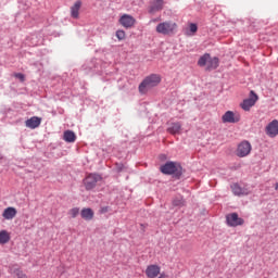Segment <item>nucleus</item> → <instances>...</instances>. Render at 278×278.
I'll return each mask as SVG.
<instances>
[{"label": "nucleus", "mask_w": 278, "mask_h": 278, "mask_svg": "<svg viewBox=\"0 0 278 278\" xmlns=\"http://www.w3.org/2000/svg\"><path fill=\"white\" fill-rule=\"evenodd\" d=\"M240 121H241L240 113H235L233 111H227L222 116V122L223 123L236 124V123H240Z\"/></svg>", "instance_id": "0eeeda50"}, {"label": "nucleus", "mask_w": 278, "mask_h": 278, "mask_svg": "<svg viewBox=\"0 0 278 278\" xmlns=\"http://www.w3.org/2000/svg\"><path fill=\"white\" fill-rule=\"evenodd\" d=\"M98 181H101V176L100 175H98V174L88 175L84 180L86 190L94 189Z\"/></svg>", "instance_id": "423d86ee"}, {"label": "nucleus", "mask_w": 278, "mask_h": 278, "mask_svg": "<svg viewBox=\"0 0 278 278\" xmlns=\"http://www.w3.org/2000/svg\"><path fill=\"white\" fill-rule=\"evenodd\" d=\"M162 81V76L157 74H151L150 76L146 77L142 83L139 85V92L144 94L149 88H155Z\"/></svg>", "instance_id": "f257e3e1"}, {"label": "nucleus", "mask_w": 278, "mask_h": 278, "mask_svg": "<svg viewBox=\"0 0 278 278\" xmlns=\"http://www.w3.org/2000/svg\"><path fill=\"white\" fill-rule=\"evenodd\" d=\"M164 8V0H155L154 4L151 7L150 12H160Z\"/></svg>", "instance_id": "412c9836"}, {"label": "nucleus", "mask_w": 278, "mask_h": 278, "mask_svg": "<svg viewBox=\"0 0 278 278\" xmlns=\"http://www.w3.org/2000/svg\"><path fill=\"white\" fill-rule=\"evenodd\" d=\"M265 131L269 138H277L278 136V121H271L266 127Z\"/></svg>", "instance_id": "9b49d317"}, {"label": "nucleus", "mask_w": 278, "mask_h": 278, "mask_svg": "<svg viewBox=\"0 0 278 278\" xmlns=\"http://www.w3.org/2000/svg\"><path fill=\"white\" fill-rule=\"evenodd\" d=\"M160 266L159 265H149L146 269V275L148 278H155L160 275Z\"/></svg>", "instance_id": "2eb2a0df"}, {"label": "nucleus", "mask_w": 278, "mask_h": 278, "mask_svg": "<svg viewBox=\"0 0 278 278\" xmlns=\"http://www.w3.org/2000/svg\"><path fill=\"white\" fill-rule=\"evenodd\" d=\"M231 191L235 194V197H247L251 194V190L247 187H241L238 184L231 185Z\"/></svg>", "instance_id": "f8f14e48"}, {"label": "nucleus", "mask_w": 278, "mask_h": 278, "mask_svg": "<svg viewBox=\"0 0 278 278\" xmlns=\"http://www.w3.org/2000/svg\"><path fill=\"white\" fill-rule=\"evenodd\" d=\"M119 24L122 27H125L126 29H131L136 25V18L129 14H123L119 17Z\"/></svg>", "instance_id": "9d476101"}, {"label": "nucleus", "mask_w": 278, "mask_h": 278, "mask_svg": "<svg viewBox=\"0 0 278 278\" xmlns=\"http://www.w3.org/2000/svg\"><path fill=\"white\" fill-rule=\"evenodd\" d=\"M161 173L163 175H179V167L174 162H167L165 165L161 166Z\"/></svg>", "instance_id": "1a4fd4ad"}, {"label": "nucleus", "mask_w": 278, "mask_h": 278, "mask_svg": "<svg viewBox=\"0 0 278 278\" xmlns=\"http://www.w3.org/2000/svg\"><path fill=\"white\" fill-rule=\"evenodd\" d=\"M17 211L13 206L7 207L2 213V218L4 220H12L16 218Z\"/></svg>", "instance_id": "4468645a"}, {"label": "nucleus", "mask_w": 278, "mask_h": 278, "mask_svg": "<svg viewBox=\"0 0 278 278\" xmlns=\"http://www.w3.org/2000/svg\"><path fill=\"white\" fill-rule=\"evenodd\" d=\"M63 140H65V142H75V140H77V136L73 130H66L63 134Z\"/></svg>", "instance_id": "6ab92c4d"}, {"label": "nucleus", "mask_w": 278, "mask_h": 278, "mask_svg": "<svg viewBox=\"0 0 278 278\" xmlns=\"http://www.w3.org/2000/svg\"><path fill=\"white\" fill-rule=\"evenodd\" d=\"M174 207H184L186 205V200L182 197H177L173 200Z\"/></svg>", "instance_id": "4be33fe9"}, {"label": "nucleus", "mask_w": 278, "mask_h": 278, "mask_svg": "<svg viewBox=\"0 0 278 278\" xmlns=\"http://www.w3.org/2000/svg\"><path fill=\"white\" fill-rule=\"evenodd\" d=\"M125 36H126L125 30H117L116 31L117 40H125Z\"/></svg>", "instance_id": "b1692460"}, {"label": "nucleus", "mask_w": 278, "mask_h": 278, "mask_svg": "<svg viewBox=\"0 0 278 278\" xmlns=\"http://www.w3.org/2000/svg\"><path fill=\"white\" fill-rule=\"evenodd\" d=\"M168 134L175 135L181 131V123H172L167 128Z\"/></svg>", "instance_id": "a211bd4d"}, {"label": "nucleus", "mask_w": 278, "mask_h": 278, "mask_svg": "<svg viewBox=\"0 0 278 278\" xmlns=\"http://www.w3.org/2000/svg\"><path fill=\"white\" fill-rule=\"evenodd\" d=\"M108 211H109V210H108V206H105V207H103V208L101 210V213H102V214H105Z\"/></svg>", "instance_id": "cd10ccee"}, {"label": "nucleus", "mask_w": 278, "mask_h": 278, "mask_svg": "<svg viewBox=\"0 0 278 278\" xmlns=\"http://www.w3.org/2000/svg\"><path fill=\"white\" fill-rule=\"evenodd\" d=\"M251 142L249 141H242L241 143H239L238 148H237V156L238 157H247V155H249L251 153Z\"/></svg>", "instance_id": "6e6552de"}, {"label": "nucleus", "mask_w": 278, "mask_h": 278, "mask_svg": "<svg viewBox=\"0 0 278 278\" xmlns=\"http://www.w3.org/2000/svg\"><path fill=\"white\" fill-rule=\"evenodd\" d=\"M177 31V23L175 22H162L156 26V33L163 36H170Z\"/></svg>", "instance_id": "7ed1b4c3"}, {"label": "nucleus", "mask_w": 278, "mask_h": 278, "mask_svg": "<svg viewBox=\"0 0 278 278\" xmlns=\"http://www.w3.org/2000/svg\"><path fill=\"white\" fill-rule=\"evenodd\" d=\"M257 99H258V97L255 94V92L251 91L250 98L243 100L240 103V108L243 109L244 112H250L251 108H253V105H255V103H257Z\"/></svg>", "instance_id": "20e7f679"}, {"label": "nucleus", "mask_w": 278, "mask_h": 278, "mask_svg": "<svg viewBox=\"0 0 278 278\" xmlns=\"http://www.w3.org/2000/svg\"><path fill=\"white\" fill-rule=\"evenodd\" d=\"M40 123H42V118L33 116L25 122V126L28 127V129H36L40 127Z\"/></svg>", "instance_id": "ddd939ff"}, {"label": "nucleus", "mask_w": 278, "mask_h": 278, "mask_svg": "<svg viewBox=\"0 0 278 278\" xmlns=\"http://www.w3.org/2000/svg\"><path fill=\"white\" fill-rule=\"evenodd\" d=\"M275 190H278V182H276L275 185Z\"/></svg>", "instance_id": "c756f323"}, {"label": "nucleus", "mask_w": 278, "mask_h": 278, "mask_svg": "<svg viewBox=\"0 0 278 278\" xmlns=\"http://www.w3.org/2000/svg\"><path fill=\"white\" fill-rule=\"evenodd\" d=\"M80 216L84 220H92V218H94V211H92V208H83Z\"/></svg>", "instance_id": "f3484780"}, {"label": "nucleus", "mask_w": 278, "mask_h": 278, "mask_svg": "<svg viewBox=\"0 0 278 278\" xmlns=\"http://www.w3.org/2000/svg\"><path fill=\"white\" fill-rule=\"evenodd\" d=\"M10 242V232L8 230L0 231V244H8Z\"/></svg>", "instance_id": "aec40b11"}, {"label": "nucleus", "mask_w": 278, "mask_h": 278, "mask_svg": "<svg viewBox=\"0 0 278 278\" xmlns=\"http://www.w3.org/2000/svg\"><path fill=\"white\" fill-rule=\"evenodd\" d=\"M226 223L228 227H240L244 225V219L238 216V213H230L226 215Z\"/></svg>", "instance_id": "39448f33"}, {"label": "nucleus", "mask_w": 278, "mask_h": 278, "mask_svg": "<svg viewBox=\"0 0 278 278\" xmlns=\"http://www.w3.org/2000/svg\"><path fill=\"white\" fill-rule=\"evenodd\" d=\"M218 58H212L210 53H205L198 61V66H206V71H215L218 68Z\"/></svg>", "instance_id": "f03ea898"}, {"label": "nucleus", "mask_w": 278, "mask_h": 278, "mask_svg": "<svg viewBox=\"0 0 278 278\" xmlns=\"http://www.w3.org/2000/svg\"><path fill=\"white\" fill-rule=\"evenodd\" d=\"M189 29H190L191 34H197V31H199V26H197V24H194V23H191L189 25Z\"/></svg>", "instance_id": "393cba45"}, {"label": "nucleus", "mask_w": 278, "mask_h": 278, "mask_svg": "<svg viewBox=\"0 0 278 278\" xmlns=\"http://www.w3.org/2000/svg\"><path fill=\"white\" fill-rule=\"evenodd\" d=\"M16 277L17 278H27V275H25V273H23L22 270H17L16 271Z\"/></svg>", "instance_id": "a878e982"}, {"label": "nucleus", "mask_w": 278, "mask_h": 278, "mask_svg": "<svg viewBox=\"0 0 278 278\" xmlns=\"http://www.w3.org/2000/svg\"><path fill=\"white\" fill-rule=\"evenodd\" d=\"M16 79H21L22 81H25V75H23L22 73H17L15 74Z\"/></svg>", "instance_id": "bb28decb"}, {"label": "nucleus", "mask_w": 278, "mask_h": 278, "mask_svg": "<svg viewBox=\"0 0 278 278\" xmlns=\"http://www.w3.org/2000/svg\"><path fill=\"white\" fill-rule=\"evenodd\" d=\"M68 215L72 216V218H77V216H79V207L70 210Z\"/></svg>", "instance_id": "5701e85b"}, {"label": "nucleus", "mask_w": 278, "mask_h": 278, "mask_svg": "<svg viewBox=\"0 0 278 278\" xmlns=\"http://www.w3.org/2000/svg\"><path fill=\"white\" fill-rule=\"evenodd\" d=\"M79 10H81V0H77L71 8L72 18H79Z\"/></svg>", "instance_id": "dca6fc26"}, {"label": "nucleus", "mask_w": 278, "mask_h": 278, "mask_svg": "<svg viewBox=\"0 0 278 278\" xmlns=\"http://www.w3.org/2000/svg\"><path fill=\"white\" fill-rule=\"evenodd\" d=\"M159 278H166L165 274H161Z\"/></svg>", "instance_id": "c85d7f7f"}]
</instances>
